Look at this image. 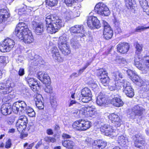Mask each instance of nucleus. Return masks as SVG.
<instances>
[{"label":"nucleus","mask_w":149,"mask_h":149,"mask_svg":"<svg viewBox=\"0 0 149 149\" xmlns=\"http://www.w3.org/2000/svg\"><path fill=\"white\" fill-rule=\"evenodd\" d=\"M13 112L19 115L26 112L30 117L35 116V112L33 109L27 106L26 102L23 101H19L13 103L12 106Z\"/></svg>","instance_id":"f257e3e1"},{"label":"nucleus","mask_w":149,"mask_h":149,"mask_svg":"<svg viewBox=\"0 0 149 149\" xmlns=\"http://www.w3.org/2000/svg\"><path fill=\"white\" fill-rule=\"evenodd\" d=\"M134 61L135 65L143 73L145 74L149 71V56H145L141 59L139 55L136 54Z\"/></svg>","instance_id":"f03ea898"},{"label":"nucleus","mask_w":149,"mask_h":149,"mask_svg":"<svg viewBox=\"0 0 149 149\" xmlns=\"http://www.w3.org/2000/svg\"><path fill=\"white\" fill-rule=\"evenodd\" d=\"M118 84L117 87H112L113 88H110L111 91L115 90L116 89L119 90L122 89L123 92L128 97H132L134 95V90L132 88L130 83L127 81H125L123 82L118 83Z\"/></svg>","instance_id":"7ed1b4c3"},{"label":"nucleus","mask_w":149,"mask_h":149,"mask_svg":"<svg viewBox=\"0 0 149 149\" xmlns=\"http://www.w3.org/2000/svg\"><path fill=\"white\" fill-rule=\"evenodd\" d=\"M15 86V84L11 80H7L6 83H0V94L2 96L9 94L12 91L13 88Z\"/></svg>","instance_id":"20e7f679"},{"label":"nucleus","mask_w":149,"mask_h":149,"mask_svg":"<svg viewBox=\"0 0 149 149\" xmlns=\"http://www.w3.org/2000/svg\"><path fill=\"white\" fill-rule=\"evenodd\" d=\"M91 122L87 120L81 119L74 122L72 127L77 130H85L91 126Z\"/></svg>","instance_id":"39448f33"},{"label":"nucleus","mask_w":149,"mask_h":149,"mask_svg":"<svg viewBox=\"0 0 149 149\" xmlns=\"http://www.w3.org/2000/svg\"><path fill=\"white\" fill-rule=\"evenodd\" d=\"M47 25V31L50 33L53 34L57 32L58 30L64 26V24L61 19H58L56 22Z\"/></svg>","instance_id":"423d86ee"},{"label":"nucleus","mask_w":149,"mask_h":149,"mask_svg":"<svg viewBox=\"0 0 149 149\" xmlns=\"http://www.w3.org/2000/svg\"><path fill=\"white\" fill-rule=\"evenodd\" d=\"M65 38L63 36L60 37L58 42V46L60 50L65 55L70 53L69 45L67 44Z\"/></svg>","instance_id":"0eeeda50"},{"label":"nucleus","mask_w":149,"mask_h":149,"mask_svg":"<svg viewBox=\"0 0 149 149\" xmlns=\"http://www.w3.org/2000/svg\"><path fill=\"white\" fill-rule=\"evenodd\" d=\"M70 31L72 35L77 38H81L85 36V32L83 26L82 25H76L72 27Z\"/></svg>","instance_id":"6e6552de"},{"label":"nucleus","mask_w":149,"mask_h":149,"mask_svg":"<svg viewBox=\"0 0 149 149\" xmlns=\"http://www.w3.org/2000/svg\"><path fill=\"white\" fill-rule=\"evenodd\" d=\"M15 44L14 40L10 38H7L1 43L0 50L2 52H9L14 47Z\"/></svg>","instance_id":"1a4fd4ad"},{"label":"nucleus","mask_w":149,"mask_h":149,"mask_svg":"<svg viewBox=\"0 0 149 149\" xmlns=\"http://www.w3.org/2000/svg\"><path fill=\"white\" fill-rule=\"evenodd\" d=\"M95 9L96 13L101 15L108 16L110 14V12L109 8L105 4L102 3L97 4Z\"/></svg>","instance_id":"9d476101"},{"label":"nucleus","mask_w":149,"mask_h":149,"mask_svg":"<svg viewBox=\"0 0 149 149\" xmlns=\"http://www.w3.org/2000/svg\"><path fill=\"white\" fill-rule=\"evenodd\" d=\"M28 120L25 116H21L19 117L16 124L17 130L19 132H22L26 128Z\"/></svg>","instance_id":"9b49d317"},{"label":"nucleus","mask_w":149,"mask_h":149,"mask_svg":"<svg viewBox=\"0 0 149 149\" xmlns=\"http://www.w3.org/2000/svg\"><path fill=\"white\" fill-rule=\"evenodd\" d=\"M19 40H23L25 43L30 44L32 43L34 40L32 33L30 30L27 31L17 36Z\"/></svg>","instance_id":"f8f14e48"},{"label":"nucleus","mask_w":149,"mask_h":149,"mask_svg":"<svg viewBox=\"0 0 149 149\" xmlns=\"http://www.w3.org/2000/svg\"><path fill=\"white\" fill-rule=\"evenodd\" d=\"M87 23L88 26L91 29H93L94 27L99 29L101 26V24L97 17L93 16L88 17Z\"/></svg>","instance_id":"ddd939ff"},{"label":"nucleus","mask_w":149,"mask_h":149,"mask_svg":"<svg viewBox=\"0 0 149 149\" xmlns=\"http://www.w3.org/2000/svg\"><path fill=\"white\" fill-rule=\"evenodd\" d=\"M97 74L100 77L101 82L104 86H105L108 84L110 79L108 76L107 73L105 70L103 69H100L97 72Z\"/></svg>","instance_id":"4468645a"},{"label":"nucleus","mask_w":149,"mask_h":149,"mask_svg":"<svg viewBox=\"0 0 149 149\" xmlns=\"http://www.w3.org/2000/svg\"><path fill=\"white\" fill-rule=\"evenodd\" d=\"M100 131L104 133L106 136L112 135L115 136L116 135L115 130L113 129V127L108 125L104 124L100 127Z\"/></svg>","instance_id":"2eb2a0df"},{"label":"nucleus","mask_w":149,"mask_h":149,"mask_svg":"<svg viewBox=\"0 0 149 149\" xmlns=\"http://www.w3.org/2000/svg\"><path fill=\"white\" fill-rule=\"evenodd\" d=\"M29 30L27 25L25 23L20 22L17 25L14 33L17 36Z\"/></svg>","instance_id":"dca6fc26"},{"label":"nucleus","mask_w":149,"mask_h":149,"mask_svg":"<svg viewBox=\"0 0 149 149\" xmlns=\"http://www.w3.org/2000/svg\"><path fill=\"white\" fill-rule=\"evenodd\" d=\"M109 118L113 125L116 127H119L122 124V120L120 117L114 113L109 115Z\"/></svg>","instance_id":"f3484780"},{"label":"nucleus","mask_w":149,"mask_h":149,"mask_svg":"<svg viewBox=\"0 0 149 149\" xmlns=\"http://www.w3.org/2000/svg\"><path fill=\"white\" fill-rule=\"evenodd\" d=\"M123 77V75L122 74L119 72H116L115 73V75H114L113 79L114 81L111 84V85L109 87V88L111 90L110 88L111 87H115V86L117 87V86L118 85V84L117 82L118 83V82H123L125 81H127L126 80H123L121 81V79ZM111 88H113L112 87Z\"/></svg>","instance_id":"a211bd4d"},{"label":"nucleus","mask_w":149,"mask_h":149,"mask_svg":"<svg viewBox=\"0 0 149 149\" xmlns=\"http://www.w3.org/2000/svg\"><path fill=\"white\" fill-rule=\"evenodd\" d=\"M134 144L135 147L140 148L142 146L146 145L145 141L143 140L142 136L141 134H136L134 136Z\"/></svg>","instance_id":"6ab92c4d"},{"label":"nucleus","mask_w":149,"mask_h":149,"mask_svg":"<svg viewBox=\"0 0 149 149\" xmlns=\"http://www.w3.org/2000/svg\"><path fill=\"white\" fill-rule=\"evenodd\" d=\"M130 48V45L126 42L119 43L117 45V51L119 52L124 54L126 53Z\"/></svg>","instance_id":"aec40b11"},{"label":"nucleus","mask_w":149,"mask_h":149,"mask_svg":"<svg viewBox=\"0 0 149 149\" xmlns=\"http://www.w3.org/2000/svg\"><path fill=\"white\" fill-rule=\"evenodd\" d=\"M13 110L12 107L8 103L3 104L1 108V111L2 114L4 115L9 114Z\"/></svg>","instance_id":"412c9836"},{"label":"nucleus","mask_w":149,"mask_h":149,"mask_svg":"<svg viewBox=\"0 0 149 149\" xmlns=\"http://www.w3.org/2000/svg\"><path fill=\"white\" fill-rule=\"evenodd\" d=\"M51 51L52 56L56 61L59 62H62V59L60 56L58 49L56 47L53 46L52 47Z\"/></svg>","instance_id":"4be33fe9"},{"label":"nucleus","mask_w":149,"mask_h":149,"mask_svg":"<svg viewBox=\"0 0 149 149\" xmlns=\"http://www.w3.org/2000/svg\"><path fill=\"white\" fill-rule=\"evenodd\" d=\"M107 145V143L103 140H97L94 141L93 144V149H102Z\"/></svg>","instance_id":"5701e85b"},{"label":"nucleus","mask_w":149,"mask_h":149,"mask_svg":"<svg viewBox=\"0 0 149 149\" xmlns=\"http://www.w3.org/2000/svg\"><path fill=\"white\" fill-rule=\"evenodd\" d=\"M132 110L135 116H141L143 114L144 109L139 105L134 106L132 108Z\"/></svg>","instance_id":"b1692460"},{"label":"nucleus","mask_w":149,"mask_h":149,"mask_svg":"<svg viewBox=\"0 0 149 149\" xmlns=\"http://www.w3.org/2000/svg\"><path fill=\"white\" fill-rule=\"evenodd\" d=\"M10 16V13L6 10L4 9L0 10V23L6 20Z\"/></svg>","instance_id":"393cba45"},{"label":"nucleus","mask_w":149,"mask_h":149,"mask_svg":"<svg viewBox=\"0 0 149 149\" xmlns=\"http://www.w3.org/2000/svg\"><path fill=\"white\" fill-rule=\"evenodd\" d=\"M139 4L142 8L143 11L149 15V6L148 5V2L146 0H138Z\"/></svg>","instance_id":"a878e982"},{"label":"nucleus","mask_w":149,"mask_h":149,"mask_svg":"<svg viewBox=\"0 0 149 149\" xmlns=\"http://www.w3.org/2000/svg\"><path fill=\"white\" fill-rule=\"evenodd\" d=\"M45 17L47 25L53 23H54L53 22H56L58 19H59L57 17L49 14L46 15Z\"/></svg>","instance_id":"bb28decb"},{"label":"nucleus","mask_w":149,"mask_h":149,"mask_svg":"<svg viewBox=\"0 0 149 149\" xmlns=\"http://www.w3.org/2000/svg\"><path fill=\"white\" fill-rule=\"evenodd\" d=\"M107 102V99L105 95L100 94L97 97L96 102L98 105L102 106Z\"/></svg>","instance_id":"cd10ccee"},{"label":"nucleus","mask_w":149,"mask_h":149,"mask_svg":"<svg viewBox=\"0 0 149 149\" xmlns=\"http://www.w3.org/2000/svg\"><path fill=\"white\" fill-rule=\"evenodd\" d=\"M113 34V31L111 28L104 29L103 35L104 38L106 40H108L111 38Z\"/></svg>","instance_id":"c85d7f7f"},{"label":"nucleus","mask_w":149,"mask_h":149,"mask_svg":"<svg viewBox=\"0 0 149 149\" xmlns=\"http://www.w3.org/2000/svg\"><path fill=\"white\" fill-rule=\"evenodd\" d=\"M62 145L68 149H73L75 143L72 140H66L62 141Z\"/></svg>","instance_id":"c756f323"},{"label":"nucleus","mask_w":149,"mask_h":149,"mask_svg":"<svg viewBox=\"0 0 149 149\" xmlns=\"http://www.w3.org/2000/svg\"><path fill=\"white\" fill-rule=\"evenodd\" d=\"M111 103L113 105L120 107L122 106L123 104V101L119 98L115 97L111 100Z\"/></svg>","instance_id":"7c9ffc66"},{"label":"nucleus","mask_w":149,"mask_h":149,"mask_svg":"<svg viewBox=\"0 0 149 149\" xmlns=\"http://www.w3.org/2000/svg\"><path fill=\"white\" fill-rule=\"evenodd\" d=\"M24 74V70L22 68H20L18 72L16 70H13L12 73L13 77L15 78H18L19 76H22Z\"/></svg>","instance_id":"2f4dec72"},{"label":"nucleus","mask_w":149,"mask_h":149,"mask_svg":"<svg viewBox=\"0 0 149 149\" xmlns=\"http://www.w3.org/2000/svg\"><path fill=\"white\" fill-rule=\"evenodd\" d=\"M134 46L136 49V54L137 55H140L143 51V45L136 42L135 43Z\"/></svg>","instance_id":"473e14b6"},{"label":"nucleus","mask_w":149,"mask_h":149,"mask_svg":"<svg viewBox=\"0 0 149 149\" xmlns=\"http://www.w3.org/2000/svg\"><path fill=\"white\" fill-rule=\"evenodd\" d=\"M64 17L67 20H69L74 18L72 12L69 10H67L64 13Z\"/></svg>","instance_id":"72a5a7b5"},{"label":"nucleus","mask_w":149,"mask_h":149,"mask_svg":"<svg viewBox=\"0 0 149 149\" xmlns=\"http://www.w3.org/2000/svg\"><path fill=\"white\" fill-rule=\"evenodd\" d=\"M31 76L32 75L31 74H29L27 77H25V80L27 83L29 84V86L31 85H32L34 83V84H36V82L37 81L35 79L32 78Z\"/></svg>","instance_id":"f704fd0d"},{"label":"nucleus","mask_w":149,"mask_h":149,"mask_svg":"<svg viewBox=\"0 0 149 149\" xmlns=\"http://www.w3.org/2000/svg\"><path fill=\"white\" fill-rule=\"evenodd\" d=\"M43 26L42 23L41 22H38L36 19H34L32 22L31 26L33 30L41 27V26Z\"/></svg>","instance_id":"c9c22d12"},{"label":"nucleus","mask_w":149,"mask_h":149,"mask_svg":"<svg viewBox=\"0 0 149 149\" xmlns=\"http://www.w3.org/2000/svg\"><path fill=\"white\" fill-rule=\"evenodd\" d=\"M118 141L120 144L125 145L127 142L128 140L127 137L122 135L118 137Z\"/></svg>","instance_id":"e433bc0d"},{"label":"nucleus","mask_w":149,"mask_h":149,"mask_svg":"<svg viewBox=\"0 0 149 149\" xmlns=\"http://www.w3.org/2000/svg\"><path fill=\"white\" fill-rule=\"evenodd\" d=\"M88 111L86 115V117H92L93 116L95 113L96 110L95 108H92V106L91 107H88Z\"/></svg>","instance_id":"4c0bfd02"},{"label":"nucleus","mask_w":149,"mask_h":149,"mask_svg":"<svg viewBox=\"0 0 149 149\" xmlns=\"http://www.w3.org/2000/svg\"><path fill=\"white\" fill-rule=\"evenodd\" d=\"M70 42L71 45L74 48H77L80 47V45L77 40L75 38V37L74 38H72L71 39Z\"/></svg>","instance_id":"58836bf2"},{"label":"nucleus","mask_w":149,"mask_h":149,"mask_svg":"<svg viewBox=\"0 0 149 149\" xmlns=\"http://www.w3.org/2000/svg\"><path fill=\"white\" fill-rule=\"evenodd\" d=\"M81 95L82 96H92V94L91 90L87 87L83 88L81 91Z\"/></svg>","instance_id":"ea45409f"},{"label":"nucleus","mask_w":149,"mask_h":149,"mask_svg":"<svg viewBox=\"0 0 149 149\" xmlns=\"http://www.w3.org/2000/svg\"><path fill=\"white\" fill-rule=\"evenodd\" d=\"M80 100L83 102L87 103L92 100V96H82L80 97Z\"/></svg>","instance_id":"a19ab883"},{"label":"nucleus","mask_w":149,"mask_h":149,"mask_svg":"<svg viewBox=\"0 0 149 149\" xmlns=\"http://www.w3.org/2000/svg\"><path fill=\"white\" fill-rule=\"evenodd\" d=\"M125 4L128 9L131 8L135 4L134 0H125Z\"/></svg>","instance_id":"79ce46f5"},{"label":"nucleus","mask_w":149,"mask_h":149,"mask_svg":"<svg viewBox=\"0 0 149 149\" xmlns=\"http://www.w3.org/2000/svg\"><path fill=\"white\" fill-rule=\"evenodd\" d=\"M58 2V0H47L46 3L49 6L52 7L56 5Z\"/></svg>","instance_id":"37998d69"},{"label":"nucleus","mask_w":149,"mask_h":149,"mask_svg":"<svg viewBox=\"0 0 149 149\" xmlns=\"http://www.w3.org/2000/svg\"><path fill=\"white\" fill-rule=\"evenodd\" d=\"M50 79L47 74L45 73L43 77V83L44 84H50Z\"/></svg>","instance_id":"c03bdc74"},{"label":"nucleus","mask_w":149,"mask_h":149,"mask_svg":"<svg viewBox=\"0 0 149 149\" xmlns=\"http://www.w3.org/2000/svg\"><path fill=\"white\" fill-rule=\"evenodd\" d=\"M142 90L143 91H147L149 90V81H146L142 86Z\"/></svg>","instance_id":"a18cd8bd"},{"label":"nucleus","mask_w":149,"mask_h":149,"mask_svg":"<svg viewBox=\"0 0 149 149\" xmlns=\"http://www.w3.org/2000/svg\"><path fill=\"white\" fill-rule=\"evenodd\" d=\"M35 60L34 61L35 65H38V64H42L43 60L41 57L37 56L35 57Z\"/></svg>","instance_id":"49530a36"},{"label":"nucleus","mask_w":149,"mask_h":149,"mask_svg":"<svg viewBox=\"0 0 149 149\" xmlns=\"http://www.w3.org/2000/svg\"><path fill=\"white\" fill-rule=\"evenodd\" d=\"M88 109V107H82V108L79 110L78 111L79 113L80 114H81L82 115H84L86 117L87 113L88 111L87 109Z\"/></svg>","instance_id":"de8ad7c7"},{"label":"nucleus","mask_w":149,"mask_h":149,"mask_svg":"<svg viewBox=\"0 0 149 149\" xmlns=\"http://www.w3.org/2000/svg\"><path fill=\"white\" fill-rule=\"evenodd\" d=\"M37 35H41L43 31V26L34 29Z\"/></svg>","instance_id":"09e8293b"},{"label":"nucleus","mask_w":149,"mask_h":149,"mask_svg":"<svg viewBox=\"0 0 149 149\" xmlns=\"http://www.w3.org/2000/svg\"><path fill=\"white\" fill-rule=\"evenodd\" d=\"M44 139L45 141L48 142L53 143L56 141V139L54 137L50 136H46L44 138Z\"/></svg>","instance_id":"8fccbe9b"},{"label":"nucleus","mask_w":149,"mask_h":149,"mask_svg":"<svg viewBox=\"0 0 149 149\" xmlns=\"http://www.w3.org/2000/svg\"><path fill=\"white\" fill-rule=\"evenodd\" d=\"M78 0H64V2L68 6H70Z\"/></svg>","instance_id":"3c124183"},{"label":"nucleus","mask_w":149,"mask_h":149,"mask_svg":"<svg viewBox=\"0 0 149 149\" xmlns=\"http://www.w3.org/2000/svg\"><path fill=\"white\" fill-rule=\"evenodd\" d=\"M3 97L2 99V100L3 102H4L9 101L11 99L13 98V96H10V95H9V94L5 95Z\"/></svg>","instance_id":"603ef678"},{"label":"nucleus","mask_w":149,"mask_h":149,"mask_svg":"<svg viewBox=\"0 0 149 149\" xmlns=\"http://www.w3.org/2000/svg\"><path fill=\"white\" fill-rule=\"evenodd\" d=\"M36 84L33 83L32 85H31L29 86L31 89L33 91H36L39 89V87L37 81L36 82Z\"/></svg>","instance_id":"864d4df0"},{"label":"nucleus","mask_w":149,"mask_h":149,"mask_svg":"<svg viewBox=\"0 0 149 149\" xmlns=\"http://www.w3.org/2000/svg\"><path fill=\"white\" fill-rule=\"evenodd\" d=\"M45 72H38V79L43 83V77L45 73Z\"/></svg>","instance_id":"5fc2aeb1"},{"label":"nucleus","mask_w":149,"mask_h":149,"mask_svg":"<svg viewBox=\"0 0 149 149\" xmlns=\"http://www.w3.org/2000/svg\"><path fill=\"white\" fill-rule=\"evenodd\" d=\"M148 29H149V26L147 27H145L144 26H139L136 28L135 31L137 32H140Z\"/></svg>","instance_id":"6e6d98bb"},{"label":"nucleus","mask_w":149,"mask_h":149,"mask_svg":"<svg viewBox=\"0 0 149 149\" xmlns=\"http://www.w3.org/2000/svg\"><path fill=\"white\" fill-rule=\"evenodd\" d=\"M131 79L134 82H138L140 80V78L136 73L131 78Z\"/></svg>","instance_id":"4d7b16f0"},{"label":"nucleus","mask_w":149,"mask_h":149,"mask_svg":"<svg viewBox=\"0 0 149 149\" xmlns=\"http://www.w3.org/2000/svg\"><path fill=\"white\" fill-rule=\"evenodd\" d=\"M127 73L129 77V78L131 79L136 72L135 71H132L130 70H128L127 71Z\"/></svg>","instance_id":"13d9d810"},{"label":"nucleus","mask_w":149,"mask_h":149,"mask_svg":"<svg viewBox=\"0 0 149 149\" xmlns=\"http://www.w3.org/2000/svg\"><path fill=\"white\" fill-rule=\"evenodd\" d=\"M49 84H47V86H46V87L44 89L46 93H50L52 91V88Z\"/></svg>","instance_id":"bf43d9fd"},{"label":"nucleus","mask_w":149,"mask_h":149,"mask_svg":"<svg viewBox=\"0 0 149 149\" xmlns=\"http://www.w3.org/2000/svg\"><path fill=\"white\" fill-rule=\"evenodd\" d=\"M37 107L39 109H42L43 108V104L42 102H37L36 103Z\"/></svg>","instance_id":"052dcab7"},{"label":"nucleus","mask_w":149,"mask_h":149,"mask_svg":"<svg viewBox=\"0 0 149 149\" xmlns=\"http://www.w3.org/2000/svg\"><path fill=\"white\" fill-rule=\"evenodd\" d=\"M11 140L9 139L6 142L5 147L7 148H9L11 147Z\"/></svg>","instance_id":"680f3d73"},{"label":"nucleus","mask_w":149,"mask_h":149,"mask_svg":"<svg viewBox=\"0 0 149 149\" xmlns=\"http://www.w3.org/2000/svg\"><path fill=\"white\" fill-rule=\"evenodd\" d=\"M102 24L104 26V29H108V28H111L110 25L108 24V23L104 20H102Z\"/></svg>","instance_id":"e2e57ef3"},{"label":"nucleus","mask_w":149,"mask_h":149,"mask_svg":"<svg viewBox=\"0 0 149 149\" xmlns=\"http://www.w3.org/2000/svg\"><path fill=\"white\" fill-rule=\"evenodd\" d=\"M6 59V56H0V63H5Z\"/></svg>","instance_id":"0e129e2a"},{"label":"nucleus","mask_w":149,"mask_h":149,"mask_svg":"<svg viewBox=\"0 0 149 149\" xmlns=\"http://www.w3.org/2000/svg\"><path fill=\"white\" fill-rule=\"evenodd\" d=\"M42 143V139H41L39 141L37 144H36V145L35 146V148L36 149H38V148L41 145Z\"/></svg>","instance_id":"69168bd1"},{"label":"nucleus","mask_w":149,"mask_h":149,"mask_svg":"<svg viewBox=\"0 0 149 149\" xmlns=\"http://www.w3.org/2000/svg\"><path fill=\"white\" fill-rule=\"evenodd\" d=\"M62 136L65 139H69L71 138V136L66 134H63L62 135Z\"/></svg>","instance_id":"338daca9"},{"label":"nucleus","mask_w":149,"mask_h":149,"mask_svg":"<svg viewBox=\"0 0 149 149\" xmlns=\"http://www.w3.org/2000/svg\"><path fill=\"white\" fill-rule=\"evenodd\" d=\"M91 62L90 61H87L86 63L83 67L86 69L88 66L91 64Z\"/></svg>","instance_id":"774afa93"}]
</instances>
